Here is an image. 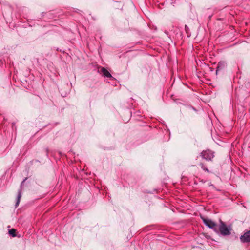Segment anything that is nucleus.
Here are the masks:
<instances>
[{"label":"nucleus","mask_w":250,"mask_h":250,"mask_svg":"<svg viewBox=\"0 0 250 250\" xmlns=\"http://www.w3.org/2000/svg\"><path fill=\"white\" fill-rule=\"evenodd\" d=\"M201 156L207 161H212L214 157V152L209 149H207L203 151L201 153Z\"/></svg>","instance_id":"obj_1"},{"label":"nucleus","mask_w":250,"mask_h":250,"mask_svg":"<svg viewBox=\"0 0 250 250\" xmlns=\"http://www.w3.org/2000/svg\"><path fill=\"white\" fill-rule=\"evenodd\" d=\"M201 218L204 224L210 228L213 229L216 232H218L216 224L211 220L201 217Z\"/></svg>","instance_id":"obj_2"},{"label":"nucleus","mask_w":250,"mask_h":250,"mask_svg":"<svg viewBox=\"0 0 250 250\" xmlns=\"http://www.w3.org/2000/svg\"><path fill=\"white\" fill-rule=\"evenodd\" d=\"M220 225L219 228V230L220 233L223 235H229L230 233V230L228 229L225 223L220 220Z\"/></svg>","instance_id":"obj_3"},{"label":"nucleus","mask_w":250,"mask_h":250,"mask_svg":"<svg viewBox=\"0 0 250 250\" xmlns=\"http://www.w3.org/2000/svg\"><path fill=\"white\" fill-rule=\"evenodd\" d=\"M240 240L243 243L249 242L250 241V230L245 232L240 237Z\"/></svg>","instance_id":"obj_4"},{"label":"nucleus","mask_w":250,"mask_h":250,"mask_svg":"<svg viewBox=\"0 0 250 250\" xmlns=\"http://www.w3.org/2000/svg\"><path fill=\"white\" fill-rule=\"evenodd\" d=\"M101 73L104 76L108 78L112 77L111 74L104 67H102L100 70Z\"/></svg>","instance_id":"obj_5"},{"label":"nucleus","mask_w":250,"mask_h":250,"mask_svg":"<svg viewBox=\"0 0 250 250\" xmlns=\"http://www.w3.org/2000/svg\"><path fill=\"white\" fill-rule=\"evenodd\" d=\"M21 190H19L18 191V194L17 198V202H16V207L19 204V203H20V199H21Z\"/></svg>","instance_id":"obj_6"},{"label":"nucleus","mask_w":250,"mask_h":250,"mask_svg":"<svg viewBox=\"0 0 250 250\" xmlns=\"http://www.w3.org/2000/svg\"><path fill=\"white\" fill-rule=\"evenodd\" d=\"M9 234L12 237L16 236V229H10L9 230Z\"/></svg>","instance_id":"obj_7"},{"label":"nucleus","mask_w":250,"mask_h":250,"mask_svg":"<svg viewBox=\"0 0 250 250\" xmlns=\"http://www.w3.org/2000/svg\"><path fill=\"white\" fill-rule=\"evenodd\" d=\"M200 166L204 170H205L206 171H208V168H206V167H205L203 163H201L200 164Z\"/></svg>","instance_id":"obj_8"},{"label":"nucleus","mask_w":250,"mask_h":250,"mask_svg":"<svg viewBox=\"0 0 250 250\" xmlns=\"http://www.w3.org/2000/svg\"><path fill=\"white\" fill-rule=\"evenodd\" d=\"M222 64L221 63H219L218 64V66L217 67V69L216 70V74L217 75L218 74V72L220 69V68H222Z\"/></svg>","instance_id":"obj_9"}]
</instances>
